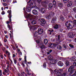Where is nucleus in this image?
Returning a JSON list of instances; mask_svg holds the SVG:
<instances>
[{"instance_id":"nucleus-1","label":"nucleus","mask_w":76,"mask_h":76,"mask_svg":"<svg viewBox=\"0 0 76 76\" xmlns=\"http://www.w3.org/2000/svg\"><path fill=\"white\" fill-rule=\"evenodd\" d=\"M7 13H9V15L8 16V17L9 18L10 21H7V23L8 25L9 23H11L12 22V20L11 19V18H12V11H10L9 10H8L7 12Z\"/></svg>"},{"instance_id":"nucleus-2","label":"nucleus","mask_w":76,"mask_h":76,"mask_svg":"<svg viewBox=\"0 0 76 76\" xmlns=\"http://www.w3.org/2000/svg\"><path fill=\"white\" fill-rule=\"evenodd\" d=\"M48 59L49 60H50V63L52 64H54L56 61V60L53 58V57L52 56H49L48 57Z\"/></svg>"},{"instance_id":"nucleus-3","label":"nucleus","mask_w":76,"mask_h":76,"mask_svg":"<svg viewBox=\"0 0 76 76\" xmlns=\"http://www.w3.org/2000/svg\"><path fill=\"white\" fill-rule=\"evenodd\" d=\"M26 18L27 20H32V19H34L33 18V16L31 15V14H28L27 16H26Z\"/></svg>"},{"instance_id":"nucleus-4","label":"nucleus","mask_w":76,"mask_h":76,"mask_svg":"<svg viewBox=\"0 0 76 76\" xmlns=\"http://www.w3.org/2000/svg\"><path fill=\"white\" fill-rule=\"evenodd\" d=\"M39 21L41 23H42V24H43V25H44L45 23L46 22V21L45 20V19H43V18H40L39 19Z\"/></svg>"},{"instance_id":"nucleus-5","label":"nucleus","mask_w":76,"mask_h":76,"mask_svg":"<svg viewBox=\"0 0 76 76\" xmlns=\"http://www.w3.org/2000/svg\"><path fill=\"white\" fill-rule=\"evenodd\" d=\"M70 76H76V70L74 69L72 72L70 73Z\"/></svg>"},{"instance_id":"nucleus-6","label":"nucleus","mask_w":76,"mask_h":76,"mask_svg":"<svg viewBox=\"0 0 76 76\" xmlns=\"http://www.w3.org/2000/svg\"><path fill=\"white\" fill-rule=\"evenodd\" d=\"M58 43H55L54 44H50L49 45V46L51 48H52V47H56V46H57V45H58Z\"/></svg>"},{"instance_id":"nucleus-7","label":"nucleus","mask_w":76,"mask_h":76,"mask_svg":"<svg viewBox=\"0 0 76 76\" xmlns=\"http://www.w3.org/2000/svg\"><path fill=\"white\" fill-rule=\"evenodd\" d=\"M74 68H75V67L73 66V65H72L70 67V68H69L68 70V72H71V73H72V72H73V70H73Z\"/></svg>"},{"instance_id":"nucleus-8","label":"nucleus","mask_w":76,"mask_h":76,"mask_svg":"<svg viewBox=\"0 0 76 76\" xmlns=\"http://www.w3.org/2000/svg\"><path fill=\"white\" fill-rule=\"evenodd\" d=\"M68 36L69 37V38H73V37H74V34H73V33L70 32L68 34Z\"/></svg>"},{"instance_id":"nucleus-9","label":"nucleus","mask_w":76,"mask_h":76,"mask_svg":"<svg viewBox=\"0 0 76 76\" xmlns=\"http://www.w3.org/2000/svg\"><path fill=\"white\" fill-rule=\"evenodd\" d=\"M53 29H50L48 31V34H49V35H51L53 33Z\"/></svg>"},{"instance_id":"nucleus-10","label":"nucleus","mask_w":76,"mask_h":76,"mask_svg":"<svg viewBox=\"0 0 76 76\" xmlns=\"http://www.w3.org/2000/svg\"><path fill=\"white\" fill-rule=\"evenodd\" d=\"M38 33L39 35L42 34L43 33V30L41 28H39L38 29Z\"/></svg>"},{"instance_id":"nucleus-11","label":"nucleus","mask_w":76,"mask_h":76,"mask_svg":"<svg viewBox=\"0 0 76 76\" xmlns=\"http://www.w3.org/2000/svg\"><path fill=\"white\" fill-rule=\"evenodd\" d=\"M48 9L49 10H51L52 9V8L53 7V5L52 3H50L48 5Z\"/></svg>"},{"instance_id":"nucleus-12","label":"nucleus","mask_w":76,"mask_h":76,"mask_svg":"<svg viewBox=\"0 0 76 76\" xmlns=\"http://www.w3.org/2000/svg\"><path fill=\"white\" fill-rule=\"evenodd\" d=\"M73 28V26H72L70 23H69L68 26L67 27V29H72Z\"/></svg>"},{"instance_id":"nucleus-13","label":"nucleus","mask_w":76,"mask_h":76,"mask_svg":"<svg viewBox=\"0 0 76 76\" xmlns=\"http://www.w3.org/2000/svg\"><path fill=\"white\" fill-rule=\"evenodd\" d=\"M39 47L41 49H44L45 48V46H44V45L42 43L40 44Z\"/></svg>"},{"instance_id":"nucleus-14","label":"nucleus","mask_w":76,"mask_h":76,"mask_svg":"<svg viewBox=\"0 0 76 76\" xmlns=\"http://www.w3.org/2000/svg\"><path fill=\"white\" fill-rule=\"evenodd\" d=\"M40 11L42 13H45L46 12V10L44 8H42L40 9Z\"/></svg>"},{"instance_id":"nucleus-15","label":"nucleus","mask_w":76,"mask_h":76,"mask_svg":"<svg viewBox=\"0 0 76 76\" xmlns=\"http://www.w3.org/2000/svg\"><path fill=\"white\" fill-rule=\"evenodd\" d=\"M29 28L32 29H35L36 28H37V26L35 25L33 26H30L29 27Z\"/></svg>"},{"instance_id":"nucleus-16","label":"nucleus","mask_w":76,"mask_h":76,"mask_svg":"<svg viewBox=\"0 0 76 76\" xmlns=\"http://www.w3.org/2000/svg\"><path fill=\"white\" fill-rule=\"evenodd\" d=\"M72 2L71 1H70L67 4V7H70L72 5Z\"/></svg>"},{"instance_id":"nucleus-17","label":"nucleus","mask_w":76,"mask_h":76,"mask_svg":"<svg viewBox=\"0 0 76 76\" xmlns=\"http://www.w3.org/2000/svg\"><path fill=\"white\" fill-rule=\"evenodd\" d=\"M32 13L34 15H37L38 14V11L36 10H34L32 11Z\"/></svg>"},{"instance_id":"nucleus-18","label":"nucleus","mask_w":76,"mask_h":76,"mask_svg":"<svg viewBox=\"0 0 76 76\" xmlns=\"http://www.w3.org/2000/svg\"><path fill=\"white\" fill-rule=\"evenodd\" d=\"M58 64L60 66H63V63L61 61H59L58 63Z\"/></svg>"},{"instance_id":"nucleus-19","label":"nucleus","mask_w":76,"mask_h":76,"mask_svg":"<svg viewBox=\"0 0 76 76\" xmlns=\"http://www.w3.org/2000/svg\"><path fill=\"white\" fill-rule=\"evenodd\" d=\"M63 70V69H55L54 70V72H62Z\"/></svg>"},{"instance_id":"nucleus-20","label":"nucleus","mask_w":76,"mask_h":76,"mask_svg":"<svg viewBox=\"0 0 76 76\" xmlns=\"http://www.w3.org/2000/svg\"><path fill=\"white\" fill-rule=\"evenodd\" d=\"M70 60L71 61H73V62L74 61H76V58L75 57L71 58Z\"/></svg>"},{"instance_id":"nucleus-21","label":"nucleus","mask_w":76,"mask_h":76,"mask_svg":"<svg viewBox=\"0 0 76 76\" xmlns=\"http://www.w3.org/2000/svg\"><path fill=\"white\" fill-rule=\"evenodd\" d=\"M56 19H57V18H54L52 19V20L51 21V23H55L56 22Z\"/></svg>"},{"instance_id":"nucleus-22","label":"nucleus","mask_w":76,"mask_h":76,"mask_svg":"<svg viewBox=\"0 0 76 76\" xmlns=\"http://www.w3.org/2000/svg\"><path fill=\"white\" fill-rule=\"evenodd\" d=\"M7 64V67L6 68L7 70H9V69H10V68L11 67H10V64H9V63H8Z\"/></svg>"},{"instance_id":"nucleus-23","label":"nucleus","mask_w":76,"mask_h":76,"mask_svg":"<svg viewBox=\"0 0 76 76\" xmlns=\"http://www.w3.org/2000/svg\"><path fill=\"white\" fill-rule=\"evenodd\" d=\"M58 6L60 8H61L63 7V4L61 3H59L58 4Z\"/></svg>"},{"instance_id":"nucleus-24","label":"nucleus","mask_w":76,"mask_h":76,"mask_svg":"<svg viewBox=\"0 0 76 76\" xmlns=\"http://www.w3.org/2000/svg\"><path fill=\"white\" fill-rule=\"evenodd\" d=\"M7 28L10 30H12V26H10L9 24L7 25Z\"/></svg>"},{"instance_id":"nucleus-25","label":"nucleus","mask_w":76,"mask_h":76,"mask_svg":"<svg viewBox=\"0 0 76 76\" xmlns=\"http://www.w3.org/2000/svg\"><path fill=\"white\" fill-rule=\"evenodd\" d=\"M53 4L54 6V7H56V6H57V5H56L57 2H56V1L55 0L53 1Z\"/></svg>"},{"instance_id":"nucleus-26","label":"nucleus","mask_w":76,"mask_h":76,"mask_svg":"<svg viewBox=\"0 0 76 76\" xmlns=\"http://www.w3.org/2000/svg\"><path fill=\"white\" fill-rule=\"evenodd\" d=\"M49 14L50 16H53L54 15V13L52 12H49Z\"/></svg>"},{"instance_id":"nucleus-27","label":"nucleus","mask_w":76,"mask_h":76,"mask_svg":"<svg viewBox=\"0 0 76 76\" xmlns=\"http://www.w3.org/2000/svg\"><path fill=\"white\" fill-rule=\"evenodd\" d=\"M57 72V73L56 74L57 75V76H61L62 75L61 72Z\"/></svg>"},{"instance_id":"nucleus-28","label":"nucleus","mask_w":76,"mask_h":76,"mask_svg":"<svg viewBox=\"0 0 76 76\" xmlns=\"http://www.w3.org/2000/svg\"><path fill=\"white\" fill-rule=\"evenodd\" d=\"M38 35H39V33H38V32H37V31L34 32V37H37Z\"/></svg>"},{"instance_id":"nucleus-29","label":"nucleus","mask_w":76,"mask_h":76,"mask_svg":"<svg viewBox=\"0 0 76 76\" xmlns=\"http://www.w3.org/2000/svg\"><path fill=\"white\" fill-rule=\"evenodd\" d=\"M61 46L60 45H58L57 47V49H58V50H60L61 49Z\"/></svg>"},{"instance_id":"nucleus-30","label":"nucleus","mask_w":76,"mask_h":76,"mask_svg":"<svg viewBox=\"0 0 76 76\" xmlns=\"http://www.w3.org/2000/svg\"><path fill=\"white\" fill-rule=\"evenodd\" d=\"M54 28L55 29H57L58 28V26L57 24H56L55 25Z\"/></svg>"},{"instance_id":"nucleus-31","label":"nucleus","mask_w":76,"mask_h":76,"mask_svg":"<svg viewBox=\"0 0 76 76\" xmlns=\"http://www.w3.org/2000/svg\"><path fill=\"white\" fill-rule=\"evenodd\" d=\"M6 53L7 54L8 56L10 57V52H9V51H6Z\"/></svg>"},{"instance_id":"nucleus-32","label":"nucleus","mask_w":76,"mask_h":76,"mask_svg":"<svg viewBox=\"0 0 76 76\" xmlns=\"http://www.w3.org/2000/svg\"><path fill=\"white\" fill-rule=\"evenodd\" d=\"M65 64L67 66L69 65V61L68 60L66 61Z\"/></svg>"},{"instance_id":"nucleus-33","label":"nucleus","mask_w":76,"mask_h":76,"mask_svg":"<svg viewBox=\"0 0 76 76\" xmlns=\"http://www.w3.org/2000/svg\"><path fill=\"white\" fill-rule=\"evenodd\" d=\"M44 42L45 44V45H47V44L48 42V40L47 39H45L44 40Z\"/></svg>"},{"instance_id":"nucleus-34","label":"nucleus","mask_w":76,"mask_h":76,"mask_svg":"<svg viewBox=\"0 0 76 76\" xmlns=\"http://www.w3.org/2000/svg\"><path fill=\"white\" fill-rule=\"evenodd\" d=\"M31 23L32 25H35V24H36V23H37V22L35 20H33L31 22Z\"/></svg>"},{"instance_id":"nucleus-35","label":"nucleus","mask_w":76,"mask_h":76,"mask_svg":"<svg viewBox=\"0 0 76 76\" xmlns=\"http://www.w3.org/2000/svg\"><path fill=\"white\" fill-rule=\"evenodd\" d=\"M50 17H51V16L50 15H47L46 16V18L47 19H50Z\"/></svg>"},{"instance_id":"nucleus-36","label":"nucleus","mask_w":76,"mask_h":76,"mask_svg":"<svg viewBox=\"0 0 76 76\" xmlns=\"http://www.w3.org/2000/svg\"><path fill=\"white\" fill-rule=\"evenodd\" d=\"M4 71L6 73H8L9 72V69H4Z\"/></svg>"},{"instance_id":"nucleus-37","label":"nucleus","mask_w":76,"mask_h":76,"mask_svg":"<svg viewBox=\"0 0 76 76\" xmlns=\"http://www.w3.org/2000/svg\"><path fill=\"white\" fill-rule=\"evenodd\" d=\"M60 19L63 21L64 20V18L63 17V16H61L60 17Z\"/></svg>"},{"instance_id":"nucleus-38","label":"nucleus","mask_w":76,"mask_h":76,"mask_svg":"<svg viewBox=\"0 0 76 76\" xmlns=\"http://www.w3.org/2000/svg\"><path fill=\"white\" fill-rule=\"evenodd\" d=\"M69 23L68 21H66V22L65 23V25L66 26H67V27H68L69 26Z\"/></svg>"},{"instance_id":"nucleus-39","label":"nucleus","mask_w":76,"mask_h":76,"mask_svg":"<svg viewBox=\"0 0 76 76\" xmlns=\"http://www.w3.org/2000/svg\"><path fill=\"white\" fill-rule=\"evenodd\" d=\"M26 10L28 12H31V10H30V8H27Z\"/></svg>"},{"instance_id":"nucleus-40","label":"nucleus","mask_w":76,"mask_h":76,"mask_svg":"<svg viewBox=\"0 0 76 76\" xmlns=\"http://www.w3.org/2000/svg\"><path fill=\"white\" fill-rule=\"evenodd\" d=\"M69 46L70 47H71V48H74V46H73V45L71 44H70L69 45Z\"/></svg>"},{"instance_id":"nucleus-41","label":"nucleus","mask_w":76,"mask_h":76,"mask_svg":"<svg viewBox=\"0 0 76 76\" xmlns=\"http://www.w3.org/2000/svg\"><path fill=\"white\" fill-rule=\"evenodd\" d=\"M52 52V50H50V51H49L47 53V54H50Z\"/></svg>"},{"instance_id":"nucleus-42","label":"nucleus","mask_w":76,"mask_h":76,"mask_svg":"<svg viewBox=\"0 0 76 76\" xmlns=\"http://www.w3.org/2000/svg\"><path fill=\"white\" fill-rule=\"evenodd\" d=\"M69 0H63V1L64 3H67L69 1Z\"/></svg>"},{"instance_id":"nucleus-43","label":"nucleus","mask_w":76,"mask_h":76,"mask_svg":"<svg viewBox=\"0 0 76 76\" xmlns=\"http://www.w3.org/2000/svg\"><path fill=\"white\" fill-rule=\"evenodd\" d=\"M0 76H2V71L0 69Z\"/></svg>"},{"instance_id":"nucleus-44","label":"nucleus","mask_w":76,"mask_h":76,"mask_svg":"<svg viewBox=\"0 0 76 76\" xmlns=\"http://www.w3.org/2000/svg\"><path fill=\"white\" fill-rule=\"evenodd\" d=\"M14 63L15 64H16V63H17V61L15 59L14 60Z\"/></svg>"},{"instance_id":"nucleus-45","label":"nucleus","mask_w":76,"mask_h":76,"mask_svg":"<svg viewBox=\"0 0 76 76\" xmlns=\"http://www.w3.org/2000/svg\"><path fill=\"white\" fill-rule=\"evenodd\" d=\"M3 4V5L4 6H7V4H6V3H3V4Z\"/></svg>"},{"instance_id":"nucleus-46","label":"nucleus","mask_w":76,"mask_h":76,"mask_svg":"<svg viewBox=\"0 0 76 76\" xmlns=\"http://www.w3.org/2000/svg\"><path fill=\"white\" fill-rule=\"evenodd\" d=\"M10 39H13V37H12V34H10Z\"/></svg>"},{"instance_id":"nucleus-47","label":"nucleus","mask_w":76,"mask_h":76,"mask_svg":"<svg viewBox=\"0 0 76 76\" xmlns=\"http://www.w3.org/2000/svg\"><path fill=\"white\" fill-rule=\"evenodd\" d=\"M24 60H25V61L26 62V61H26V56H24Z\"/></svg>"},{"instance_id":"nucleus-48","label":"nucleus","mask_w":76,"mask_h":76,"mask_svg":"<svg viewBox=\"0 0 76 76\" xmlns=\"http://www.w3.org/2000/svg\"><path fill=\"white\" fill-rule=\"evenodd\" d=\"M73 10L75 12H76V7H75L73 9Z\"/></svg>"},{"instance_id":"nucleus-49","label":"nucleus","mask_w":76,"mask_h":76,"mask_svg":"<svg viewBox=\"0 0 76 76\" xmlns=\"http://www.w3.org/2000/svg\"><path fill=\"white\" fill-rule=\"evenodd\" d=\"M43 66L44 68H45L46 67V64H45V63H44L43 64Z\"/></svg>"},{"instance_id":"nucleus-50","label":"nucleus","mask_w":76,"mask_h":76,"mask_svg":"<svg viewBox=\"0 0 76 76\" xmlns=\"http://www.w3.org/2000/svg\"><path fill=\"white\" fill-rule=\"evenodd\" d=\"M18 53L19 54L20 56H22V53L20 51V52H18Z\"/></svg>"},{"instance_id":"nucleus-51","label":"nucleus","mask_w":76,"mask_h":76,"mask_svg":"<svg viewBox=\"0 0 76 76\" xmlns=\"http://www.w3.org/2000/svg\"><path fill=\"white\" fill-rule=\"evenodd\" d=\"M36 42H37V44H38L39 43V42H40V41H39V40H36Z\"/></svg>"},{"instance_id":"nucleus-52","label":"nucleus","mask_w":76,"mask_h":76,"mask_svg":"<svg viewBox=\"0 0 76 76\" xmlns=\"http://www.w3.org/2000/svg\"><path fill=\"white\" fill-rule=\"evenodd\" d=\"M44 3H45V4H47V3H48V1L47 0L45 1Z\"/></svg>"},{"instance_id":"nucleus-53","label":"nucleus","mask_w":76,"mask_h":76,"mask_svg":"<svg viewBox=\"0 0 76 76\" xmlns=\"http://www.w3.org/2000/svg\"><path fill=\"white\" fill-rule=\"evenodd\" d=\"M25 70L27 72H28V68L27 67H26Z\"/></svg>"},{"instance_id":"nucleus-54","label":"nucleus","mask_w":76,"mask_h":76,"mask_svg":"<svg viewBox=\"0 0 76 76\" xmlns=\"http://www.w3.org/2000/svg\"><path fill=\"white\" fill-rule=\"evenodd\" d=\"M42 1V0H37V2L40 3V2H41V1Z\"/></svg>"},{"instance_id":"nucleus-55","label":"nucleus","mask_w":76,"mask_h":76,"mask_svg":"<svg viewBox=\"0 0 76 76\" xmlns=\"http://www.w3.org/2000/svg\"><path fill=\"white\" fill-rule=\"evenodd\" d=\"M2 15H4L5 14V12L4 11H2L1 13Z\"/></svg>"},{"instance_id":"nucleus-56","label":"nucleus","mask_w":76,"mask_h":76,"mask_svg":"<svg viewBox=\"0 0 76 76\" xmlns=\"http://www.w3.org/2000/svg\"><path fill=\"white\" fill-rule=\"evenodd\" d=\"M68 23H72V22H73L71 20L68 21Z\"/></svg>"},{"instance_id":"nucleus-57","label":"nucleus","mask_w":76,"mask_h":76,"mask_svg":"<svg viewBox=\"0 0 76 76\" xmlns=\"http://www.w3.org/2000/svg\"><path fill=\"white\" fill-rule=\"evenodd\" d=\"M17 50L18 51V53L20 52V49H18Z\"/></svg>"},{"instance_id":"nucleus-58","label":"nucleus","mask_w":76,"mask_h":76,"mask_svg":"<svg viewBox=\"0 0 76 76\" xmlns=\"http://www.w3.org/2000/svg\"><path fill=\"white\" fill-rule=\"evenodd\" d=\"M66 76V73H64L62 74V76Z\"/></svg>"},{"instance_id":"nucleus-59","label":"nucleus","mask_w":76,"mask_h":76,"mask_svg":"<svg viewBox=\"0 0 76 76\" xmlns=\"http://www.w3.org/2000/svg\"><path fill=\"white\" fill-rule=\"evenodd\" d=\"M22 66H23V67H25V64H24L23 63H22Z\"/></svg>"},{"instance_id":"nucleus-60","label":"nucleus","mask_w":76,"mask_h":76,"mask_svg":"<svg viewBox=\"0 0 76 76\" xmlns=\"http://www.w3.org/2000/svg\"><path fill=\"white\" fill-rule=\"evenodd\" d=\"M74 66H76V62H74L73 64Z\"/></svg>"},{"instance_id":"nucleus-61","label":"nucleus","mask_w":76,"mask_h":76,"mask_svg":"<svg viewBox=\"0 0 76 76\" xmlns=\"http://www.w3.org/2000/svg\"><path fill=\"white\" fill-rule=\"evenodd\" d=\"M73 23H75V25H76V20H75L74 21Z\"/></svg>"},{"instance_id":"nucleus-62","label":"nucleus","mask_w":76,"mask_h":76,"mask_svg":"<svg viewBox=\"0 0 76 76\" xmlns=\"http://www.w3.org/2000/svg\"><path fill=\"white\" fill-rule=\"evenodd\" d=\"M27 74L28 75H31V73L29 72H28L27 73Z\"/></svg>"},{"instance_id":"nucleus-63","label":"nucleus","mask_w":76,"mask_h":76,"mask_svg":"<svg viewBox=\"0 0 76 76\" xmlns=\"http://www.w3.org/2000/svg\"><path fill=\"white\" fill-rule=\"evenodd\" d=\"M1 58H3V55H1Z\"/></svg>"},{"instance_id":"nucleus-64","label":"nucleus","mask_w":76,"mask_h":76,"mask_svg":"<svg viewBox=\"0 0 76 76\" xmlns=\"http://www.w3.org/2000/svg\"><path fill=\"white\" fill-rule=\"evenodd\" d=\"M3 75H6V72H3Z\"/></svg>"}]
</instances>
